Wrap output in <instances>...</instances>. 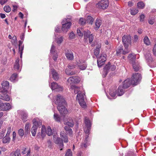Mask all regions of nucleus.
Listing matches in <instances>:
<instances>
[{"mask_svg": "<svg viewBox=\"0 0 156 156\" xmlns=\"http://www.w3.org/2000/svg\"><path fill=\"white\" fill-rule=\"evenodd\" d=\"M8 0H0V4L1 5H3L5 4Z\"/></svg>", "mask_w": 156, "mask_h": 156, "instance_id": "nucleus-58", "label": "nucleus"}, {"mask_svg": "<svg viewBox=\"0 0 156 156\" xmlns=\"http://www.w3.org/2000/svg\"><path fill=\"white\" fill-rule=\"evenodd\" d=\"M69 19L68 18L65 19L62 22V30L63 32H66L71 25V23L69 21Z\"/></svg>", "mask_w": 156, "mask_h": 156, "instance_id": "nucleus-5", "label": "nucleus"}, {"mask_svg": "<svg viewBox=\"0 0 156 156\" xmlns=\"http://www.w3.org/2000/svg\"><path fill=\"white\" fill-rule=\"evenodd\" d=\"M122 42L125 48H128L129 45L131 43V37L130 35H124L122 37Z\"/></svg>", "mask_w": 156, "mask_h": 156, "instance_id": "nucleus-6", "label": "nucleus"}, {"mask_svg": "<svg viewBox=\"0 0 156 156\" xmlns=\"http://www.w3.org/2000/svg\"><path fill=\"white\" fill-rule=\"evenodd\" d=\"M116 69V66L115 65H111L110 62H108V70H114Z\"/></svg>", "mask_w": 156, "mask_h": 156, "instance_id": "nucleus-41", "label": "nucleus"}, {"mask_svg": "<svg viewBox=\"0 0 156 156\" xmlns=\"http://www.w3.org/2000/svg\"><path fill=\"white\" fill-rule=\"evenodd\" d=\"M90 32L89 30H87V31H83V36L85 39H87L88 36L90 35Z\"/></svg>", "mask_w": 156, "mask_h": 156, "instance_id": "nucleus-40", "label": "nucleus"}, {"mask_svg": "<svg viewBox=\"0 0 156 156\" xmlns=\"http://www.w3.org/2000/svg\"><path fill=\"white\" fill-rule=\"evenodd\" d=\"M102 23V21L101 20L97 19L95 22V27L94 29L95 30H98L100 27Z\"/></svg>", "mask_w": 156, "mask_h": 156, "instance_id": "nucleus-25", "label": "nucleus"}, {"mask_svg": "<svg viewBox=\"0 0 156 156\" xmlns=\"http://www.w3.org/2000/svg\"><path fill=\"white\" fill-rule=\"evenodd\" d=\"M33 126L31 129V132L32 135L35 136L37 131V129L38 127L41 126L42 122L40 121H38L35 119H34L32 121Z\"/></svg>", "mask_w": 156, "mask_h": 156, "instance_id": "nucleus-3", "label": "nucleus"}, {"mask_svg": "<svg viewBox=\"0 0 156 156\" xmlns=\"http://www.w3.org/2000/svg\"><path fill=\"white\" fill-rule=\"evenodd\" d=\"M66 105H64L61 106H60L61 111H60L59 110H58L60 114L62 115L63 116H64L65 115L67 114L68 112L66 108L65 107V106Z\"/></svg>", "mask_w": 156, "mask_h": 156, "instance_id": "nucleus-20", "label": "nucleus"}, {"mask_svg": "<svg viewBox=\"0 0 156 156\" xmlns=\"http://www.w3.org/2000/svg\"><path fill=\"white\" fill-rule=\"evenodd\" d=\"M145 16L143 14H141L140 16V22L144 21Z\"/></svg>", "mask_w": 156, "mask_h": 156, "instance_id": "nucleus-59", "label": "nucleus"}, {"mask_svg": "<svg viewBox=\"0 0 156 156\" xmlns=\"http://www.w3.org/2000/svg\"><path fill=\"white\" fill-rule=\"evenodd\" d=\"M10 156H21L20 150L17 149L15 152H12L10 153Z\"/></svg>", "mask_w": 156, "mask_h": 156, "instance_id": "nucleus-29", "label": "nucleus"}, {"mask_svg": "<svg viewBox=\"0 0 156 156\" xmlns=\"http://www.w3.org/2000/svg\"><path fill=\"white\" fill-rule=\"evenodd\" d=\"M20 61L19 58H18L16 59L15 63L14 65V68L15 69L17 70H19V62Z\"/></svg>", "mask_w": 156, "mask_h": 156, "instance_id": "nucleus-38", "label": "nucleus"}, {"mask_svg": "<svg viewBox=\"0 0 156 156\" xmlns=\"http://www.w3.org/2000/svg\"><path fill=\"white\" fill-rule=\"evenodd\" d=\"M50 73L52 74L53 79L55 80H57L59 78L58 75L56 71L53 69H51Z\"/></svg>", "mask_w": 156, "mask_h": 156, "instance_id": "nucleus-23", "label": "nucleus"}, {"mask_svg": "<svg viewBox=\"0 0 156 156\" xmlns=\"http://www.w3.org/2000/svg\"><path fill=\"white\" fill-rule=\"evenodd\" d=\"M116 89V87L115 86H112L109 89V94L111 97H114L117 94Z\"/></svg>", "mask_w": 156, "mask_h": 156, "instance_id": "nucleus-14", "label": "nucleus"}, {"mask_svg": "<svg viewBox=\"0 0 156 156\" xmlns=\"http://www.w3.org/2000/svg\"><path fill=\"white\" fill-rule=\"evenodd\" d=\"M133 69L135 71H139L140 69L139 64L137 62H134L132 63Z\"/></svg>", "mask_w": 156, "mask_h": 156, "instance_id": "nucleus-21", "label": "nucleus"}, {"mask_svg": "<svg viewBox=\"0 0 156 156\" xmlns=\"http://www.w3.org/2000/svg\"><path fill=\"white\" fill-rule=\"evenodd\" d=\"M84 123L85 126L84 128V131L86 133H88L90 130L91 123L90 120L87 118H85V119Z\"/></svg>", "mask_w": 156, "mask_h": 156, "instance_id": "nucleus-8", "label": "nucleus"}, {"mask_svg": "<svg viewBox=\"0 0 156 156\" xmlns=\"http://www.w3.org/2000/svg\"><path fill=\"white\" fill-rule=\"evenodd\" d=\"M129 50L128 48H125V50H123V47L121 46L117 50V53L118 54L122 53L123 55H125L129 52Z\"/></svg>", "mask_w": 156, "mask_h": 156, "instance_id": "nucleus-16", "label": "nucleus"}, {"mask_svg": "<svg viewBox=\"0 0 156 156\" xmlns=\"http://www.w3.org/2000/svg\"><path fill=\"white\" fill-rule=\"evenodd\" d=\"M46 132L45 127L44 125L42 126L41 130V136L43 138L45 136V133Z\"/></svg>", "mask_w": 156, "mask_h": 156, "instance_id": "nucleus-35", "label": "nucleus"}, {"mask_svg": "<svg viewBox=\"0 0 156 156\" xmlns=\"http://www.w3.org/2000/svg\"><path fill=\"white\" fill-rule=\"evenodd\" d=\"M77 98L79 101L80 105L82 107L84 108L86 107V103L84 99L83 93H78L77 95Z\"/></svg>", "mask_w": 156, "mask_h": 156, "instance_id": "nucleus-7", "label": "nucleus"}, {"mask_svg": "<svg viewBox=\"0 0 156 156\" xmlns=\"http://www.w3.org/2000/svg\"><path fill=\"white\" fill-rule=\"evenodd\" d=\"M154 55L156 56V44L154 45L153 50Z\"/></svg>", "mask_w": 156, "mask_h": 156, "instance_id": "nucleus-60", "label": "nucleus"}, {"mask_svg": "<svg viewBox=\"0 0 156 156\" xmlns=\"http://www.w3.org/2000/svg\"><path fill=\"white\" fill-rule=\"evenodd\" d=\"M5 131H2L0 133V139H2L4 136Z\"/></svg>", "mask_w": 156, "mask_h": 156, "instance_id": "nucleus-64", "label": "nucleus"}, {"mask_svg": "<svg viewBox=\"0 0 156 156\" xmlns=\"http://www.w3.org/2000/svg\"><path fill=\"white\" fill-rule=\"evenodd\" d=\"M12 106L9 103H2L0 100V109L2 110L7 111L11 109Z\"/></svg>", "mask_w": 156, "mask_h": 156, "instance_id": "nucleus-9", "label": "nucleus"}, {"mask_svg": "<svg viewBox=\"0 0 156 156\" xmlns=\"http://www.w3.org/2000/svg\"><path fill=\"white\" fill-rule=\"evenodd\" d=\"M2 93L0 95V99L5 101H8L10 100V97L6 93Z\"/></svg>", "mask_w": 156, "mask_h": 156, "instance_id": "nucleus-19", "label": "nucleus"}, {"mask_svg": "<svg viewBox=\"0 0 156 156\" xmlns=\"http://www.w3.org/2000/svg\"><path fill=\"white\" fill-rule=\"evenodd\" d=\"M65 156H72V152L70 149H68L67 150Z\"/></svg>", "mask_w": 156, "mask_h": 156, "instance_id": "nucleus-50", "label": "nucleus"}, {"mask_svg": "<svg viewBox=\"0 0 156 156\" xmlns=\"http://www.w3.org/2000/svg\"><path fill=\"white\" fill-rule=\"evenodd\" d=\"M57 43L58 44H60L63 41V38L62 37L56 39Z\"/></svg>", "mask_w": 156, "mask_h": 156, "instance_id": "nucleus-53", "label": "nucleus"}, {"mask_svg": "<svg viewBox=\"0 0 156 156\" xmlns=\"http://www.w3.org/2000/svg\"><path fill=\"white\" fill-rule=\"evenodd\" d=\"M74 82L73 77H70L67 80V85L69 86H70L71 87L72 85H74L73 84L75 83Z\"/></svg>", "mask_w": 156, "mask_h": 156, "instance_id": "nucleus-26", "label": "nucleus"}, {"mask_svg": "<svg viewBox=\"0 0 156 156\" xmlns=\"http://www.w3.org/2000/svg\"><path fill=\"white\" fill-rule=\"evenodd\" d=\"M30 124L29 122L26 123L24 128L25 135H27L30 133Z\"/></svg>", "mask_w": 156, "mask_h": 156, "instance_id": "nucleus-24", "label": "nucleus"}, {"mask_svg": "<svg viewBox=\"0 0 156 156\" xmlns=\"http://www.w3.org/2000/svg\"><path fill=\"white\" fill-rule=\"evenodd\" d=\"M55 46L53 44L52 45L51 49V53L52 54H55V53H56L55 52Z\"/></svg>", "mask_w": 156, "mask_h": 156, "instance_id": "nucleus-52", "label": "nucleus"}, {"mask_svg": "<svg viewBox=\"0 0 156 156\" xmlns=\"http://www.w3.org/2000/svg\"><path fill=\"white\" fill-rule=\"evenodd\" d=\"M4 10L6 12H9L11 11V8L8 5H6L4 7Z\"/></svg>", "mask_w": 156, "mask_h": 156, "instance_id": "nucleus-47", "label": "nucleus"}, {"mask_svg": "<svg viewBox=\"0 0 156 156\" xmlns=\"http://www.w3.org/2000/svg\"><path fill=\"white\" fill-rule=\"evenodd\" d=\"M102 76L105 77L107 74V65L106 64L103 68V70L102 72Z\"/></svg>", "mask_w": 156, "mask_h": 156, "instance_id": "nucleus-33", "label": "nucleus"}, {"mask_svg": "<svg viewBox=\"0 0 156 156\" xmlns=\"http://www.w3.org/2000/svg\"><path fill=\"white\" fill-rule=\"evenodd\" d=\"M55 100V103L57 105V108L58 110L61 111L60 106L66 105V103L63 97L60 94H58L57 95Z\"/></svg>", "mask_w": 156, "mask_h": 156, "instance_id": "nucleus-2", "label": "nucleus"}, {"mask_svg": "<svg viewBox=\"0 0 156 156\" xmlns=\"http://www.w3.org/2000/svg\"><path fill=\"white\" fill-rule=\"evenodd\" d=\"M46 133L47 135H48V136H50L52 135V130L50 126H48V127L46 131Z\"/></svg>", "mask_w": 156, "mask_h": 156, "instance_id": "nucleus-43", "label": "nucleus"}, {"mask_svg": "<svg viewBox=\"0 0 156 156\" xmlns=\"http://www.w3.org/2000/svg\"><path fill=\"white\" fill-rule=\"evenodd\" d=\"M141 78V76L139 73L133 74L132 79H131V82H132V85H137L140 82Z\"/></svg>", "mask_w": 156, "mask_h": 156, "instance_id": "nucleus-4", "label": "nucleus"}, {"mask_svg": "<svg viewBox=\"0 0 156 156\" xmlns=\"http://www.w3.org/2000/svg\"><path fill=\"white\" fill-rule=\"evenodd\" d=\"M87 22L90 25H92L94 21V19L91 16H87Z\"/></svg>", "mask_w": 156, "mask_h": 156, "instance_id": "nucleus-36", "label": "nucleus"}, {"mask_svg": "<svg viewBox=\"0 0 156 156\" xmlns=\"http://www.w3.org/2000/svg\"><path fill=\"white\" fill-rule=\"evenodd\" d=\"M144 43L147 45H149L151 44L150 41L147 36L144 37Z\"/></svg>", "mask_w": 156, "mask_h": 156, "instance_id": "nucleus-34", "label": "nucleus"}, {"mask_svg": "<svg viewBox=\"0 0 156 156\" xmlns=\"http://www.w3.org/2000/svg\"><path fill=\"white\" fill-rule=\"evenodd\" d=\"M138 10L137 9L134 8L131 10L130 13L132 15H134L137 13L138 12Z\"/></svg>", "mask_w": 156, "mask_h": 156, "instance_id": "nucleus-44", "label": "nucleus"}, {"mask_svg": "<svg viewBox=\"0 0 156 156\" xmlns=\"http://www.w3.org/2000/svg\"><path fill=\"white\" fill-rule=\"evenodd\" d=\"M76 65L73 64H71L69 65L68 66V68L70 69H73L75 68Z\"/></svg>", "mask_w": 156, "mask_h": 156, "instance_id": "nucleus-55", "label": "nucleus"}, {"mask_svg": "<svg viewBox=\"0 0 156 156\" xmlns=\"http://www.w3.org/2000/svg\"><path fill=\"white\" fill-rule=\"evenodd\" d=\"M74 79L75 83H79L80 81V79L78 76H73Z\"/></svg>", "mask_w": 156, "mask_h": 156, "instance_id": "nucleus-51", "label": "nucleus"}, {"mask_svg": "<svg viewBox=\"0 0 156 156\" xmlns=\"http://www.w3.org/2000/svg\"><path fill=\"white\" fill-rule=\"evenodd\" d=\"M10 140V138L9 137V135H6V136L4 137L3 139L2 142L3 143H9Z\"/></svg>", "mask_w": 156, "mask_h": 156, "instance_id": "nucleus-32", "label": "nucleus"}, {"mask_svg": "<svg viewBox=\"0 0 156 156\" xmlns=\"http://www.w3.org/2000/svg\"><path fill=\"white\" fill-rule=\"evenodd\" d=\"M54 118L56 122H60L61 120V117L58 114L56 113H54Z\"/></svg>", "mask_w": 156, "mask_h": 156, "instance_id": "nucleus-37", "label": "nucleus"}, {"mask_svg": "<svg viewBox=\"0 0 156 156\" xmlns=\"http://www.w3.org/2000/svg\"><path fill=\"white\" fill-rule=\"evenodd\" d=\"M51 88L52 90H55L56 89H58L59 90L62 91L63 88L60 86L59 85L55 82H53L51 83Z\"/></svg>", "mask_w": 156, "mask_h": 156, "instance_id": "nucleus-18", "label": "nucleus"}, {"mask_svg": "<svg viewBox=\"0 0 156 156\" xmlns=\"http://www.w3.org/2000/svg\"><path fill=\"white\" fill-rule=\"evenodd\" d=\"M17 76V74L16 73L13 74L11 76L10 80L11 81H13L15 80Z\"/></svg>", "mask_w": 156, "mask_h": 156, "instance_id": "nucleus-48", "label": "nucleus"}, {"mask_svg": "<svg viewBox=\"0 0 156 156\" xmlns=\"http://www.w3.org/2000/svg\"><path fill=\"white\" fill-rule=\"evenodd\" d=\"M137 5L138 8L141 9L144 8V4L143 2H140L137 3Z\"/></svg>", "mask_w": 156, "mask_h": 156, "instance_id": "nucleus-42", "label": "nucleus"}, {"mask_svg": "<svg viewBox=\"0 0 156 156\" xmlns=\"http://www.w3.org/2000/svg\"><path fill=\"white\" fill-rule=\"evenodd\" d=\"M23 43V41H21L20 40L19 41V50H23L24 48L23 45H22V44Z\"/></svg>", "mask_w": 156, "mask_h": 156, "instance_id": "nucleus-49", "label": "nucleus"}, {"mask_svg": "<svg viewBox=\"0 0 156 156\" xmlns=\"http://www.w3.org/2000/svg\"><path fill=\"white\" fill-rule=\"evenodd\" d=\"M89 38V42L90 43H91L94 39V36L92 34H91L88 37Z\"/></svg>", "mask_w": 156, "mask_h": 156, "instance_id": "nucleus-54", "label": "nucleus"}, {"mask_svg": "<svg viewBox=\"0 0 156 156\" xmlns=\"http://www.w3.org/2000/svg\"><path fill=\"white\" fill-rule=\"evenodd\" d=\"M21 119L23 121L25 122L27 120L28 115L25 112H22L21 113Z\"/></svg>", "mask_w": 156, "mask_h": 156, "instance_id": "nucleus-28", "label": "nucleus"}, {"mask_svg": "<svg viewBox=\"0 0 156 156\" xmlns=\"http://www.w3.org/2000/svg\"><path fill=\"white\" fill-rule=\"evenodd\" d=\"M131 85H132V82L130 78L127 79L123 82L122 86L124 88L129 87Z\"/></svg>", "mask_w": 156, "mask_h": 156, "instance_id": "nucleus-17", "label": "nucleus"}, {"mask_svg": "<svg viewBox=\"0 0 156 156\" xmlns=\"http://www.w3.org/2000/svg\"><path fill=\"white\" fill-rule=\"evenodd\" d=\"M145 58L148 61V62H151V63H150V66L151 67H154L156 66V63H155L154 65L152 66V64L153 63L152 61V59L151 57V54L149 52L147 53L145 55Z\"/></svg>", "mask_w": 156, "mask_h": 156, "instance_id": "nucleus-13", "label": "nucleus"}, {"mask_svg": "<svg viewBox=\"0 0 156 156\" xmlns=\"http://www.w3.org/2000/svg\"><path fill=\"white\" fill-rule=\"evenodd\" d=\"M64 123L65 125L71 127H72L74 126V122L72 120L67 122L64 121Z\"/></svg>", "mask_w": 156, "mask_h": 156, "instance_id": "nucleus-39", "label": "nucleus"}, {"mask_svg": "<svg viewBox=\"0 0 156 156\" xmlns=\"http://www.w3.org/2000/svg\"><path fill=\"white\" fill-rule=\"evenodd\" d=\"M69 37L71 39H73L75 37V34L73 32H71Z\"/></svg>", "mask_w": 156, "mask_h": 156, "instance_id": "nucleus-61", "label": "nucleus"}, {"mask_svg": "<svg viewBox=\"0 0 156 156\" xmlns=\"http://www.w3.org/2000/svg\"><path fill=\"white\" fill-rule=\"evenodd\" d=\"M128 58L130 60L131 63L134 62H137L136 61V56L135 55H133L132 54H130L128 55Z\"/></svg>", "mask_w": 156, "mask_h": 156, "instance_id": "nucleus-31", "label": "nucleus"}, {"mask_svg": "<svg viewBox=\"0 0 156 156\" xmlns=\"http://www.w3.org/2000/svg\"><path fill=\"white\" fill-rule=\"evenodd\" d=\"M138 39V36L135 35L134 36V39L133 40V41L135 43L137 41Z\"/></svg>", "mask_w": 156, "mask_h": 156, "instance_id": "nucleus-56", "label": "nucleus"}, {"mask_svg": "<svg viewBox=\"0 0 156 156\" xmlns=\"http://www.w3.org/2000/svg\"><path fill=\"white\" fill-rule=\"evenodd\" d=\"M76 65L79 69L81 70H85L87 67V64L86 62L81 60H79L76 62Z\"/></svg>", "mask_w": 156, "mask_h": 156, "instance_id": "nucleus-11", "label": "nucleus"}, {"mask_svg": "<svg viewBox=\"0 0 156 156\" xmlns=\"http://www.w3.org/2000/svg\"><path fill=\"white\" fill-rule=\"evenodd\" d=\"M2 87L0 89V92L1 93H7V90L9 87V84L8 81H3L2 84Z\"/></svg>", "mask_w": 156, "mask_h": 156, "instance_id": "nucleus-12", "label": "nucleus"}, {"mask_svg": "<svg viewBox=\"0 0 156 156\" xmlns=\"http://www.w3.org/2000/svg\"><path fill=\"white\" fill-rule=\"evenodd\" d=\"M53 140L54 142L57 144H58L59 147L60 148V150H62V147L63 146V143L62 139L59 137H58L55 136H53Z\"/></svg>", "mask_w": 156, "mask_h": 156, "instance_id": "nucleus-10", "label": "nucleus"}, {"mask_svg": "<svg viewBox=\"0 0 156 156\" xmlns=\"http://www.w3.org/2000/svg\"><path fill=\"white\" fill-rule=\"evenodd\" d=\"M66 56L69 60H72L74 58L73 54L72 52H68L66 53Z\"/></svg>", "mask_w": 156, "mask_h": 156, "instance_id": "nucleus-30", "label": "nucleus"}, {"mask_svg": "<svg viewBox=\"0 0 156 156\" xmlns=\"http://www.w3.org/2000/svg\"><path fill=\"white\" fill-rule=\"evenodd\" d=\"M87 22L86 20L81 18L80 19L79 21V23L81 25H83Z\"/></svg>", "mask_w": 156, "mask_h": 156, "instance_id": "nucleus-46", "label": "nucleus"}, {"mask_svg": "<svg viewBox=\"0 0 156 156\" xmlns=\"http://www.w3.org/2000/svg\"><path fill=\"white\" fill-rule=\"evenodd\" d=\"M100 47H97L94 50V54L95 56L98 58L97 63L98 66L99 67H101L102 65L104 64V62L106 60V55L102 53L100 57H99V55L100 53L99 48Z\"/></svg>", "mask_w": 156, "mask_h": 156, "instance_id": "nucleus-1", "label": "nucleus"}, {"mask_svg": "<svg viewBox=\"0 0 156 156\" xmlns=\"http://www.w3.org/2000/svg\"><path fill=\"white\" fill-rule=\"evenodd\" d=\"M12 131V129L10 126L8 128V130L6 135H9Z\"/></svg>", "mask_w": 156, "mask_h": 156, "instance_id": "nucleus-62", "label": "nucleus"}, {"mask_svg": "<svg viewBox=\"0 0 156 156\" xmlns=\"http://www.w3.org/2000/svg\"><path fill=\"white\" fill-rule=\"evenodd\" d=\"M48 147L51 148L52 146V143L51 140H49L47 141Z\"/></svg>", "mask_w": 156, "mask_h": 156, "instance_id": "nucleus-63", "label": "nucleus"}, {"mask_svg": "<svg viewBox=\"0 0 156 156\" xmlns=\"http://www.w3.org/2000/svg\"><path fill=\"white\" fill-rule=\"evenodd\" d=\"M18 133L19 136L22 137L25 134V132H24L23 129H20L18 130Z\"/></svg>", "mask_w": 156, "mask_h": 156, "instance_id": "nucleus-45", "label": "nucleus"}, {"mask_svg": "<svg viewBox=\"0 0 156 156\" xmlns=\"http://www.w3.org/2000/svg\"><path fill=\"white\" fill-rule=\"evenodd\" d=\"M107 0H102L98 3L99 7L105 9L107 7Z\"/></svg>", "mask_w": 156, "mask_h": 156, "instance_id": "nucleus-15", "label": "nucleus"}, {"mask_svg": "<svg viewBox=\"0 0 156 156\" xmlns=\"http://www.w3.org/2000/svg\"><path fill=\"white\" fill-rule=\"evenodd\" d=\"M70 88L74 90V92L75 94L80 93L79 92L80 90V88L75 85H72Z\"/></svg>", "mask_w": 156, "mask_h": 156, "instance_id": "nucleus-27", "label": "nucleus"}, {"mask_svg": "<svg viewBox=\"0 0 156 156\" xmlns=\"http://www.w3.org/2000/svg\"><path fill=\"white\" fill-rule=\"evenodd\" d=\"M77 32L78 35L80 36H82L83 35V34L82 33L79 29H77Z\"/></svg>", "mask_w": 156, "mask_h": 156, "instance_id": "nucleus-57", "label": "nucleus"}, {"mask_svg": "<svg viewBox=\"0 0 156 156\" xmlns=\"http://www.w3.org/2000/svg\"><path fill=\"white\" fill-rule=\"evenodd\" d=\"M123 86L120 85L118 88L117 94L119 96L122 95L124 93L125 90Z\"/></svg>", "mask_w": 156, "mask_h": 156, "instance_id": "nucleus-22", "label": "nucleus"}]
</instances>
